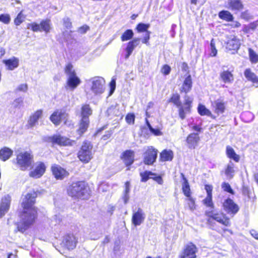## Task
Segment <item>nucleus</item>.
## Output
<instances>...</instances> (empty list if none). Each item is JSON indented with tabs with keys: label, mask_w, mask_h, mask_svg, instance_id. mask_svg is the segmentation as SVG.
Here are the masks:
<instances>
[{
	"label": "nucleus",
	"mask_w": 258,
	"mask_h": 258,
	"mask_svg": "<svg viewBox=\"0 0 258 258\" xmlns=\"http://www.w3.org/2000/svg\"><path fill=\"white\" fill-rule=\"evenodd\" d=\"M145 219V213L142 209L139 208L137 212L133 213L132 221L135 226H139L144 221Z\"/></svg>",
	"instance_id": "obj_17"
},
{
	"label": "nucleus",
	"mask_w": 258,
	"mask_h": 258,
	"mask_svg": "<svg viewBox=\"0 0 258 258\" xmlns=\"http://www.w3.org/2000/svg\"><path fill=\"white\" fill-rule=\"evenodd\" d=\"M68 114L63 109H58L55 111L50 116V120L55 125H58L61 121H64L67 125H70L71 123L68 120Z\"/></svg>",
	"instance_id": "obj_7"
},
{
	"label": "nucleus",
	"mask_w": 258,
	"mask_h": 258,
	"mask_svg": "<svg viewBox=\"0 0 258 258\" xmlns=\"http://www.w3.org/2000/svg\"><path fill=\"white\" fill-rule=\"evenodd\" d=\"M140 40L141 39L139 38H135L130 41L127 43L126 47L125 49L126 52L125 58L126 59L128 58L133 52L134 49L140 44Z\"/></svg>",
	"instance_id": "obj_16"
},
{
	"label": "nucleus",
	"mask_w": 258,
	"mask_h": 258,
	"mask_svg": "<svg viewBox=\"0 0 258 258\" xmlns=\"http://www.w3.org/2000/svg\"><path fill=\"white\" fill-rule=\"evenodd\" d=\"M157 152V150L153 147H149L144 154V163L148 165H152L156 160Z\"/></svg>",
	"instance_id": "obj_8"
},
{
	"label": "nucleus",
	"mask_w": 258,
	"mask_h": 258,
	"mask_svg": "<svg viewBox=\"0 0 258 258\" xmlns=\"http://www.w3.org/2000/svg\"><path fill=\"white\" fill-rule=\"evenodd\" d=\"M198 109V112L201 115L211 116L212 115L211 112L203 105L200 104Z\"/></svg>",
	"instance_id": "obj_40"
},
{
	"label": "nucleus",
	"mask_w": 258,
	"mask_h": 258,
	"mask_svg": "<svg viewBox=\"0 0 258 258\" xmlns=\"http://www.w3.org/2000/svg\"><path fill=\"white\" fill-rule=\"evenodd\" d=\"M226 68L225 66L222 67L220 78L224 83L231 84L234 81V77L232 73L233 70H226Z\"/></svg>",
	"instance_id": "obj_15"
},
{
	"label": "nucleus",
	"mask_w": 258,
	"mask_h": 258,
	"mask_svg": "<svg viewBox=\"0 0 258 258\" xmlns=\"http://www.w3.org/2000/svg\"><path fill=\"white\" fill-rule=\"evenodd\" d=\"M203 204L206 206L214 209V204L212 202V196L207 195L206 198L203 201Z\"/></svg>",
	"instance_id": "obj_43"
},
{
	"label": "nucleus",
	"mask_w": 258,
	"mask_h": 258,
	"mask_svg": "<svg viewBox=\"0 0 258 258\" xmlns=\"http://www.w3.org/2000/svg\"><path fill=\"white\" fill-rule=\"evenodd\" d=\"M182 176L183 182L182 184V190L184 195L187 197H190V189L189 185L187 179L184 177L183 174H181Z\"/></svg>",
	"instance_id": "obj_30"
},
{
	"label": "nucleus",
	"mask_w": 258,
	"mask_h": 258,
	"mask_svg": "<svg viewBox=\"0 0 258 258\" xmlns=\"http://www.w3.org/2000/svg\"><path fill=\"white\" fill-rule=\"evenodd\" d=\"M226 153L227 157L236 162L239 160V156L236 154L234 149L230 146H227L226 147Z\"/></svg>",
	"instance_id": "obj_28"
},
{
	"label": "nucleus",
	"mask_w": 258,
	"mask_h": 258,
	"mask_svg": "<svg viewBox=\"0 0 258 258\" xmlns=\"http://www.w3.org/2000/svg\"><path fill=\"white\" fill-rule=\"evenodd\" d=\"M27 28L31 29L34 32L41 31L40 24L35 22L28 24Z\"/></svg>",
	"instance_id": "obj_45"
},
{
	"label": "nucleus",
	"mask_w": 258,
	"mask_h": 258,
	"mask_svg": "<svg viewBox=\"0 0 258 258\" xmlns=\"http://www.w3.org/2000/svg\"><path fill=\"white\" fill-rule=\"evenodd\" d=\"M222 187L225 191L228 192L230 194H233V191L231 188L230 184L228 183L224 182L222 184Z\"/></svg>",
	"instance_id": "obj_53"
},
{
	"label": "nucleus",
	"mask_w": 258,
	"mask_h": 258,
	"mask_svg": "<svg viewBox=\"0 0 258 258\" xmlns=\"http://www.w3.org/2000/svg\"><path fill=\"white\" fill-rule=\"evenodd\" d=\"M206 214L208 217L212 218L225 226H228L230 225L229 219L226 218L223 213H215L212 210L206 211Z\"/></svg>",
	"instance_id": "obj_9"
},
{
	"label": "nucleus",
	"mask_w": 258,
	"mask_h": 258,
	"mask_svg": "<svg viewBox=\"0 0 258 258\" xmlns=\"http://www.w3.org/2000/svg\"><path fill=\"white\" fill-rule=\"evenodd\" d=\"M214 108L215 112L217 114L223 113L224 112L225 106L223 101L220 99H217L212 104Z\"/></svg>",
	"instance_id": "obj_24"
},
{
	"label": "nucleus",
	"mask_w": 258,
	"mask_h": 258,
	"mask_svg": "<svg viewBox=\"0 0 258 258\" xmlns=\"http://www.w3.org/2000/svg\"><path fill=\"white\" fill-rule=\"evenodd\" d=\"M47 142L60 146H67L71 144L70 140L60 135H54L47 138Z\"/></svg>",
	"instance_id": "obj_13"
},
{
	"label": "nucleus",
	"mask_w": 258,
	"mask_h": 258,
	"mask_svg": "<svg viewBox=\"0 0 258 258\" xmlns=\"http://www.w3.org/2000/svg\"><path fill=\"white\" fill-rule=\"evenodd\" d=\"M151 178L153 179L159 184H163V179L160 176H156L155 174V175H152V177H151Z\"/></svg>",
	"instance_id": "obj_56"
},
{
	"label": "nucleus",
	"mask_w": 258,
	"mask_h": 258,
	"mask_svg": "<svg viewBox=\"0 0 258 258\" xmlns=\"http://www.w3.org/2000/svg\"><path fill=\"white\" fill-rule=\"evenodd\" d=\"M173 154L172 151L164 150L160 153V159L162 161H171Z\"/></svg>",
	"instance_id": "obj_31"
},
{
	"label": "nucleus",
	"mask_w": 258,
	"mask_h": 258,
	"mask_svg": "<svg viewBox=\"0 0 258 258\" xmlns=\"http://www.w3.org/2000/svg\"><path fill=\"white\" fill-rule=\"evenodd\" d=\"M17 161L20 169L25 170L31 165L32 156L27 152H21L17 155Z\"/></svg>",
	"instance_id": "obj_6"
},
{
	"label": "nucleus",
	"mask_w": 258,
	"mask_h": 258,
	"mask_svg": "<svg viewBox=\"0 0 258 258\" xmlns=\"http://www.w3.org/2000/svg\"><path fill=\"white\" fill-rule=\"evenodd\" d=\"M150 27L149 24H146L144 23H139L136 27V29L137 30L138 32H147V30Z\"/></svg>",
	"instance_id": "obj_44"
},
{
	"label": "nucleus",
	"mask_w": 258,
	"mask_h": 258,
	"mask_svg": "<svg viewBox=\"0 0 258 258\" xmlns=\"http://www.w3.org/2000/svg\"><path fill=\"white\" fill-rule=\"evenodd\" d=\"M192 87V80L190 75H188L185 78L182 85L180 91L185 93L188 92Z\"/></svg>",
	"instance_id": "obj_27"
},
{
	"label": "nucleus",
	"mask_w": 258,
	"mask_h": 258,
	"mask_svg": "<svg viewBox=\"0 0 258 258\" xmlns=\"http://www.w3.org/2000/svg\"><path fill=\"white\" fill-rule=\"evenodd\" d=\"M46 170L45 164L41 162L35 164L34 168L29 172V176L34 178H38L41 177Z\"/></svg>",
	"instance_id": "obj_10"
},
{
	"label": "nucleus",
	"mask_w": 258,
	"mask_h": 258,
	"mask_svg": "<svg viewBox=\"0 0 258 258\" xmlns=\"http://www.w3.org/2000/svg\"><path fill=\"white\" fill-rule=\"evenodd\" d=\"M87 85L94 95H100L104 91L105 80L101 77H95L88 81Z\"/></svg>",
	"instance_id": "obj_4"
},
{
	"label": "nucleus",
	"mask_w": 258,
	"mask_h": 258,
	"mask_svg": "<svg viewBox=\"0 0 258 258\" xmlns=\"http://www.w3.org/2000/svg\"><path fill=\"white\" fill-rule=\"evenodd\" d=\"M179 108V117L182 119H183L185 117V114L187 112H189V111H186L185 109V107L182 106L181 105L179 107H177Z\"/></svg>",
	"instance_id": "obj_49"
},
{
	"label": "nucleus",
	"mask_w": 258,
	"mask_h": 258,
	"mask_svg": "<svg viewBox=\"0 0 258 258\" xmlns=\"http://www.w3.org/2000/svg\"><path fill=\"white\" fill-rule=\"evenodd\" d=\"M205 190H206L207 195L212 196V186L210 185H205Z\"/></svg>",
	"instance_id": "obj_60"
},
{
	"label": "nucleus",
	"mask_w": 258,
	"mask_h": 258,
	"mask_svg": "<svg viewBox=\"0 0 258 258\" xmlns=\"http://www.w3.org/2000/svg\"><path fill=\"white\" fill-rule=\"evenodd\" d=\"M92 149L90 143L84 142L78 154L79 159L83 162H88L92 158Z\"/></svg>",
	"instance_id": "obj_5"
},
{
	"label": "nucleus",
	"mask_w": 258,
	"mask_h": 258,
	"mask_svg": "<svg viewBox=\"0 0 258 258\" xmlns=\"http://www.w3.org/2000/svg\"><path fill=\"white\" fill-rule=\"evenodd\" d=\"M42 115V110L40 109L37 110L32 115L30 116L28 121V124L30 127H32L38 124V119L41 117Z\"/></svg>",
	"instance_id": "obj_23"
},
{
	"label": "nucleus",
	"mask_w": 258,
	"mask_h": 258,
	"mask_svg": "<svg viewBox=\"0 0 258 258\" xmlns=\"http://www.w3.org/2000/svg\"><path fill=\"white\" fill-rule=\"evenodd\" d=\"M219 17L220 19L227 22L232 21L233 20V15L228 11L223 10L219 12Z\"/></svg>",
	"instance_id": "obj_33"
},
{
	"label": "nucleus",
	"mask_w": 258,
	"mask_h": 258,
	"mask_svg": "<svg viewBox=\"0 0 258 258\" xmlns=\"http://www.w3.org/2000/svg\"><path fill=\"white\" fill-rule=\"evenodd\" d=\"M229 9L232 11H239L242 10L243 6L240 0H228Z\"/></svg>",
	"instance_id": "obj_25"
},
{
	"label": "nucleus",
	"mask_w": 258,
	"mask_h": 258,
	"mask_svg": "<svg viewBox=\"0 0 258 258\" xmlns=\"http://www.w3.org/2000/svg\"><path fill=\"white\" fill-rule=\"evenodd\" d=\"M89 29L87 26H83L79 29V32L81 33H85Z\"/></svg>",
	"instance_id": "obj_62"
},
{
	"label": "nucleus",
	"mask_w": 258,
	"mask_h": 258,
	"mask_svg": "<svg viewBox=\"0 0 258 258\" xmlns=\"http://www.w3.org/2000/svg\"><path fill=\"white\" fill-rule=\"evenodd\" d=\"M68 192L70 196L77 199L85 200L88 198V188L83 181L73 182L69 186Z\"/></svg>",
	"instance_id": "obj_2"
},
{
	"label": "nucleus",
	"mask_w": 258,
	"mask_h": 258,
	"mask_svg": "<svg viewBox=\"0 0 258 258\" xmlns=\"http://www.w3.org/2000/svg\"><path fill=\"white\" fill-rule=\"evenodd\" d=\"M109 86L110 88L109 95H111L113 94L115 89L116 82L115 79H112L109 84Z\"/></svg>",
	"instance_id": "obj_54"
},
{
	"label": "nucleus",
	"mask_w": 258,
	"mask_h": 258,
	"mask_svg": "<svg viewBox=\"0 0 258 258\" xmlns=\"http://www.w3.org/2000/svg\"><path fill=\"white\" fill-rule=\"evenodd\" d=\"M200 141V137L198 134L192 133L188 136L186 139V142L188 147L190 149H194L198 145Z\"/></svg>",
	"instance_id": "obj_21"
},
{
	"label": "nucleus",
	"mask_w": 258,
	"mask_h": 258,
	"mask_svg": "<svg viewBox=\"0 0 258 258\" xmlns=\"http://www.w3.org/2000/svg\"><path fill=\"white\" fill-rule=\"evenodd\" d=\"M169 101L173 103L177 107H179L181 105L180 101V96L177 94H173Z\"/></svg>",
	"instance_id": "obj_42"
},
{
	"label": "nucleus",
	"mask_w": 258,
	"mask_h": 258,
	"mask_svg": "<svg viewBox=\"0 0 258 258\" xmlns=\"http://www.w3.org/2000/svg\"><path fill=\"white\" fill-rule=\"evenodd\" d=\"M40 25L41 31H44L46 33L50 31L51 26L50 21L49 20H42L41 22Z\"/></svg>",
	"instance_id": "obj_36"
},
{
	"label": "nucleus",
	"mask_w": 258,
	"mask_h": 258,
	"mask_svg": "<svg viewBox=\"0 0 258 258\" xmlns=\"http://www.w3.org/2000/svg\"><path fill=\"white\" fill-rule=\"evenodd\" d=\"M248 51L251 61L254 63L257 62L258 61V54H256L255 52L251 48H249Z\"/></svg>",
	"instance_id": "obj_47"
},
{
	"label": "nucleus",
	"mask_w": 258,
	"mask_h": 258,
	"mask_svg": "<svg viewBox=\"0 0 258 258\" xmlns=\"http://www.w3.org/2000/svg\"><path fill=\"white\" fill-rule=\"evenodd\" d=\"M52 171L57 179H62L68 175V172L59 166H53Z\"/></svg>",
	"instance_id": "obj_20"
},
{
	"label": "nucleus",
	"mask_w": 258,
	"mask_h": 258,
	"mask_svg": "<svg viewBox=\"0 0 258 258\" xmlns=\"http://www.w3.org/2000/svg\"><path fill=\"white\" fill-rule=\"evenodd\" d=\"M250 233L253 237L258 240V232L254 230H250Z\"/></svg>",
	"instance_id": "obj_63"
},
{
	"label": "nucleus",
	"mask_w": 258,
	"mask_h": 258,
	"mask_svg": "<svg viewBox=\"0 0 258 258\" xmlns=\"http://www.w3.org/2000/svg\"><path fill=\"white\" fill-rule=\"evenodd\" d=\"M240 46L239 39L235 36H230L226 43V49L229 50H237Z\"/></svg>",
	"instance_id": "obj_18"
},
{
	"label": "nucleus",
	"mask_w": 258,
	"mask_h": 258,
	"mask_svg": "<svg viewBox=\"0 0 258 258\" xmlns=\"http://www.w3.org/2000/svg\"><path fill=\"white\" fill-rule=\"evenodd\" d=\"M64 72L68 77L67 86L72 90H74L81 83V80L77 76L73 65L71 63L68 64L66 66Z\"/></svg>",
	"instance_id": "obj_3"
},
{
	"label": "nucleus",
	"mask_w": 258,
	"mask_h": 258,
	"mask_svg": "<svg viewBox=\"0 0 258 258\" xmlns=\"http://www.w3.org/2000/svg\"><path fill=\"white\" fill-rule=\"evenodd\" d=\"M133 31L131 29L126 30L121 35L120 38L122 41H126L131 40L134 36Z\"/></svg>",
	"instance_id": "obj_37"
},
{
	"label": "nucleus",
	"mask_w": 258,
	"mask_h": 258,
	"mask_svg": "<svg viewBox=\"0 0 258 258\" xmlns=\"http://www.w3.org/2000/svg\"><path fill=\"white\" fill-rule=\"evenodd\" d=\"M241 17L245 20H248L250 19V15L247 11L242 12L241 14Z\"/></svg>",
	"instance_id": "obj_58"
},
{
	"label": "nucleus",
	"mask_w": 258,
	"mask_h": 258,
	"mask_svg": "<svg viewBox=\"0 0 258 258\" xmlns=\"http://www.w3.org/2000/svg\"><path fill=\"white\" fill-rule=\"evenodd\" d=\"M135 116L134 114H128L125 117V120L128 124H134Z\"/></svg>",
	"instance_id": "obj_52"
},
{
	"label": "nucleus",
	"mask_w": 258,
	"mask_h": 258,
	"mask_svg": "<svg viewBox=\"0 0 258 258\" xmlns=\"http://www.w3.org/2000/svg\"><path fill=\"white\" fill-rule=\"evenodd\" d=\"M12 153V151L9 148H4L0 151V159L6 161L11 157Z\"/></svg>",
	"instance_id": "obj_34"
},
{
	"label": "nucleus",
	"mask_w": 258,
	"mask_h": 258,
	"mask_svg": "<svg viewBox=\"0 0 258 258\" xmlns=\"http://www.w3.org/2000/svg\"><path fill=\"white\" fill-rule=\"evenodd\" d=\"M63 25L67 29H70L72 27V23L68 18L63 19Z\"/></svg>",
	"instance_id": "obj_55"
},
{
	"label": "nucleus",
	"mask_w": 258,
	"mask_h": 258,
	"mask_svg": "<svg viewBox=\"0 0 258 258\" xmlns=\"http://www.w3.org/2000/svg\"><path fill=\"white\" fill-rule=\"evenodd\" d=\"M150 32L149 31H147V32L145 34V35L144 37V38L142 40V42L143 43H145L147 45L149 44V40L150 39Z\"/></svg>",
	"instance_id": "obj_57"
},
{
	"label": "nucleus",
	"mask_w": 258,
	"mask_h": 258,
	"mask_svg": "<svg viewBox=\"0 0 258 258\" xmlns=\"http://www.w3.org/2000/svg\"><path fill=\"white\" fill-rule=\"evenodd\" d=\"M244 76L247 79L253 83H258V77L252 73L249 69H246L244 71Z\"/></svg>",
	"instance_id": "obj_32"
},
{
	"label": "nucleus",
	"mask_w": 258,
	"mask_h": 258,
	"mask_svg": "<svg viewBox=\"0 0 258 258\" xmlns=\"http://www.w3.org/2000/svg\"><path fill=\"white\" fill-rule=\"evenodd\" d=\"M77 243V239L75 236L72 234L66 235L62 241L63 246L69 250H72L75 248Z\"/></svg>",
	"instance_id": "obj_14"
},
{
	"label": "nucleus",
	"mask_w": 258,
	"mask_h": 258,
	"mask_svg": "<svg viewBox=\"0 0 258 258\" xmlns=\"http://www.w3.org/2000/svg\"><path fill=\"white\" fill-rule=\"evenodd\" d=\"M130 190V184L128 181H126L125 183V189H124V191L123 193V196L122 198L123 201H124V203L125 204H126L128 202V200L130 199V196H129Z\"/></svg>",
	"instance_id": "obj_38"
},
{
	"label": "nucleus",
	"mask_w": 258,
	"mask_h": 258,
	"mask_svg": "<svg viewBox=\"0 0 258 258\" xmlns=\"http://www.w3.org/2000/svg\"><path fill=\"white\" fill-rule=\"evenodd\" d=\"M28 87L26 84H22L20 85L17 90L20 91L26 92L27 90Z\"/></svg>",
	"instance_id": "obj_59"
},
{
	"label": "nucleus",
	"mask_w": 258,
	"mask_h": 258,
	"mask_svg": "<svg viewBox=\"0 0 258 258\" xmlns=\"http://www.w3.org/2000/svg\"><path fill=\"white\" fill-rule=\"evenodd\" d=\"M171 72V68L167 64H164L161 68V72L164 75H168Z\"/></svg>",
	"instance_id": "obj_51"
},
{
	"label": "nucleus",
	"mask_w": 258,
	"mask_h": 258,
	"mask_svg": "<svg viewBox=\"0 0 258 258\" xmlns=\"http://www.w3.org/2000/svg\"><path fill=\"white\" fill-rule=\"evenodd\" d=\"M89 123V118L84 117V118H82L79 128L78 130V133L79 135H82L84 133H85L88 127Z\"/></svg>",
	"instance_id": "obj_29"
},
{
	"label": "nucleus",
	"mask_w": 258,
	"mask_h": 258,
	"mask_svg": "<svg viewBox=\"0 0 258 258\" xmlns=\"http://www.w3.org/2000/svg\"><path fill=\"white\" fill-rule=\"evenodd\" d=\"M234 172L233 164L231 162L227 165V168L225 170V174L230 178H232L233 176Z\"/></svg>",
	"instance_id": "obj_46"
},
{
	"label": "nucleus",
	"mask_w": 258,
	"mask_h": 258,
	"mask_svg": "<svg viewBox=\"0 0 258 258\" xmlns=\"http://www.w3.org/2000/svg\"><path fill=\"white\" fill-rule=\"evenodd\" d=\"M191 102V101L190 100L189 97L186 95L184 97V103L183 105V106L185 107V109L186 111H189Z\"/></svg>",
	"instance_id": "obj_50"
},
{
	"label": "nucleus",
	"mask_w": 258,
	"mask_h": 258,
	"mask_svg": "<svg viewBox=\"0 0 258 258\" xmlns=\"http://www.w3.org/2000/svg\"><path fill=\"white\" fill-rule=\"evenodd\" d=\"M211 55L212 56H215L217 53V50L216 47H212L211 48Z\"/></svg>",
	"instance_id": "obj_64"
},
{
	"label": "nucleus",
	"mask_w": 258,
	"mask_h": 258,
	"mask_svg": "<svg viewBox=\"0 0 258 258\" xmlns=\"http://www.w3.org/2000/svg\"><path fill=\"white\" fill-rule=\"evenodd\" d=\"M150 131L155 136H161L162 135L161 132L159 129L152 128Z\"/></svg>",
	"instance_id": "obj_61"
},
{
	"label": "nucleus",
	"mask_w": 258,
	"mask_h": 258,
	"mask_svg": "<svg viewBox=\"0 0 258 258\" xmlns=\"http://www.w3.org/2000/svg\"><path fill=\"white\" fill-rule=\"evenodd\" d=\"M37 192L32 191L27 194L23 199L22 206L23 212L21 215V222L18 224V231L24 232L32 224L36 218L37 210L34 205Z\"/></svg>",
	"instance_id": "obj_1"
},
{
	"label": "nucleus",
	"mask_w": 258,
	"mask_h": 258,
	"mask_svg": "<svg viewBox=\"0 0 258 258\" xmlns=\"http://www.w3.org/2000/svg\"><path fill=\"white\" fill-rule=\"evenodd\" d=\"M223 207L225 212L233 215L237 213L239 210L238 205L230 199H228L224 202Z\"/></svg>",
	"instance_id": "obj_11"
},
{
	"label": "nucleus",
	"mask_w": 258,
	"mask_h": 258,
	"mask_svg": "<svg viewBox=\"0 0 258 258\" xmlns=\"http://www.w3.org/2000/svg\"><path fill=\"white\" fill-rule=\"evenodd\" d=\"M123 160L126 166L132 164L134 161V152L132 150H126L123 154Z\"/></svg>",
	"instance_id": "obj_26"
},
{
	"label": "nucleus",
	"mask_w": 258,
	"mask_h": 258,
	"mask_svg": "<svg viewBox=\"0 0 258 258\" xmlns=\"http://www.w3.org/2000/svg\"><path fill=\"white\" fill-rule=\"evenodd\" d=\"M3 62L7 67L8 70L12 71L18 67L19 60L17 57H13L10 59L4 60Z\"/></svg>",
	"instance_id": "obj_22"
},
{
	"label": "nucleus",
	"mask_w": 258,
	"mask_h": 258,
	"mask_svg": "<svg viewBox=\"0 0 258 258\" xmlns=\"http://www.w3.org/2000/svg\"><path fill=\"white\" fill-rule=\"evenodd\" d=\"M25 18L26 16L23 13V11H21L14 19V22L15 25L19 26L25 21Z\"/></svg>",
	"instance_id": "obj_39"
},
{
	"label": "nucleus",
	"mask_w": 258,
	"mask_h": 258,
	"mask_svg": "<svg viewBox=\"0 0 258 258\" xmlns=\"http://www.w3.org/2000/svg\"><path fill=\"white\" fill-rule=\"evenodd\" d=\"M198 252V248L192 243L187 244L183 251L181 258H196V253Z\"/></svg>",
	"instance_id": "obj_12"
},
{
	"label": "nucleus",
	"mask_w": 258,
	"mask_h": 258,
	"mask_svg": "<svg viewBox=\"0 0 258 258\" xmlns=\"http://www.w3.org/2000/svg\"><path fill=\"white\" fill-rule=\"evenodd\" d=\"M140 175L142 177L141 181L143 182L147 181L149 178H151L152 175H155V174L151 171H145L140 173Z\"/></svg>",
	"instance_id": "obj_41"
},
{
	"label": "nucleus",
	"mask_w": 258,
	"mask_h": 258,
	"mask_svg": "<svg viewBox=\"0 0 258 258\" xmlns=\"http://www.w3.org/2000/svg\"><path fill=\"white\" fill-rule=\"evenodd\" d=\"M92 113V110L88 104H85L82 107L81 114L82 118L88 117Z\"/></svg>",
	"instance_id": "obj_35"
},
{
	"label": "nucleus",
	"mask_w": 258,
	"mask_h": 258,
	"mask_svg": "<svg viewBox=\"0 0 258 258\" xmlns=\"http://www.w3.org/2000/svg\"><path fill=\"white\" fill-rule=\"evenodd\" d=\"M11 198L7 195L2 199L0 205V218L2 217L8 211L10 207Z\"/></svg>",
	"instance_id": "obj_19"
},
{
	"label": "nucleus",
	"mask_w": 258,
	"mask_h": 258,
	"mask_svg": "<svg viewBox=\"0 0 258 258\" xmlns=\"http://www.w3.org/2000/svg\"><path fill=\"white\" fill-rule=\"evenodd\" d=\"M0 21L5 24H8L11 21V17L9 14H2L0 15Z\"/></svg>",
	"instance_id": "obj_48"
}]
</instances>
